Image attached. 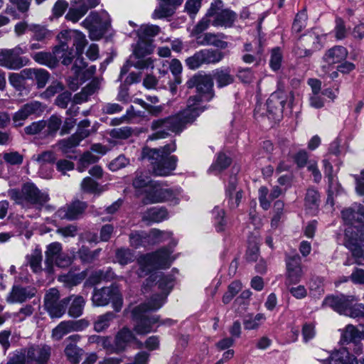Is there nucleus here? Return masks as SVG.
Returning <instances> with one entry per match:
<instances>
[{
	"label": "nucleus",
	"mask_w": 364,
	"mask_h": 364,
	"mask_svg": "<svg viewBox=\"0 0 364 364\" xmlns=\"http://www.w3.org/2000/svg\"><path fill=\"white\" fill-rule=\"evenodd\" d=\"M200 103L198 97H190L183 110L176 114L152 121L150 128L154 132L148 136V140L165 139L169 135V132H181L187 124L193 122L204 111L205 107Z\"/></svg>",
	"instance_id": "f257e3e1"
},
{
	"label": "nucleus",
	"mask_w": 364,
	"mask_h": 364,
	"mask_svg": "<svg viewBox=\"0 0 364 364\" xmlns=\"http://www.w3.org/2000/svg\"><path fill=\"white\" fill-rule=\"evenodd\" d=\"M163 306L162 299H149L139 306L134 307L132 311V315L135 323L134 331L139 335H145L152 331L162 324L172 325L173 321L171 319H166L164 321H160L159 316L146 315L149 311H154L159 309Z\"/></svg>",
	"instance_id": "f03ea898"
},
{
	"label": "nucleus",
	"mask_w": 364,
	"mask_h": 364,
	"mask_svg": "<svg viewBox=\"0 0 364 364\" xmlns=\"http://www.w3.org/2000/svg\"><path fill=\"white\" fill-rule=\"evenodd\" d=\"M237 18V14L225 8L222 0H214L205 16L193 28L192 33L198 35L207 30L210 25L215 27L230 28Z\"/></svg>",
	"instance_id": "7ed1b4c3"
},
{
	"label": "nucleus",
	"mask_w": 364,
	"mask_h": 364,
	"mask_svg": "<svg viewBox=\"0 0 364 364\" xmlns=\"http://www.w3.org/2000/svg\"><path fill=\"white\" fill-rule=\"evenodd\" d=\"M176 149L175 143L166 144L159 149L145 147L141 151V159H147L151 162L153 173L156 176H166L176 168L177 157L170 156Z\"/></svg>",
	"instance_id": "20e7f679"
},
{
	"label": "nucleus",
	"mask_w": 364,
	"mask_h": 364,
	"mask_svg": "<svg viewBox=\"0 0 364 364\" xmlns=\"http://www.w3.org/2000/svg\"><path fill=\"white\" fill-rule=\"evenodd\" d=\"M361 178L357 179L355 189L359 195L363 196L364 202V170L361 172ZM341 213L345 223L352 225L345 230L346 235L348 237L350 233L354 232L353 229H355L357 232L354 237L352 236L351 239L355 242V245H359L360 242L364 240V208L358 205L357 211L352 208H348L343 210Z\"/></svg>",
	"instance_id": "39448f33"
},
{
	"label": "nucleus",
	"mask_w": 364,
	"mask_h": 364,
	"mask_svg": "<svg viewBox=\"0 0 364 364\" xmlns=\"http://www.w3.org/2000/svg\"><path fill=\"white\" fill-rule=\"evenodd\" d=\"M172 252L170 248L162 247L155 252L140 257L138 259L139 277H144L154 269L168 268L175 259Z\"/></svg>",
	"instance_id": "423d86ee"
},
{
	"label": "nucleus",
	"mask_w": 364,
	"mask_h": 364,
	"mask_svg": "<svg viewBox=\"0 0 364 364\" xmlns=\"http://www.w3.org/2000/svg\"><path fill=\"white\" fill-rule=\"evenodd\" d=\"M8 196L16 203L43 205L49 200L46 192L40 191L34 183H26L21 189L11 188L8 191Z\"/></svg>",
	"instance_id": "0eeeda50"
},
{
	"label": "nucleus",
	"mask_w": 364,
	"mask_h": 364,
	"mask_svg": "<svg viewBox=\"0 0 364 364\" xmlns=\"http://www.w3.org/2000/svg\"><path fill=\"white\" fill-rule=\"evenodd\" d=\"M180 193L179 188H167L157 181H154L146 191L142 201L144 204L165 202H172L177 204L179 201L178 196Z\"/></svg>",
	"instance_id": "6e6552de"
},
{
	"label": "nucleus",
	"mask_w": 364,
	"mask_h": 364,
	"mask_svg": "<svg viewBox=\"0 0 364 364\" xmlns=\"http://www.w3.org/2000/svg\"><path fill=\"white\" fill-rule=\"evenodd\" d=\"M92 304L95 306H105L112 302L114 311L119 312L123 305L122 294L117 286L112 285L100 289L95 288L92 296Z\"/></svg>",
	"instance_id": "1a4fd4ad"
},
{
	"label": "nucleus",
	"mask_w": 364,
	"mask_h": 364,
	"mask_svg": "<svg viewBox=\"0 0 364 364\" xmlns=\"http://www.w3.org/2000/svg\"><path fill=\"white\" fill-rule=\"evenodd\" d=\"M26 52V48L17 46L12 49L0 50V66L9 70H18L26 65L28 59L21 57Z\"/></svg>",
	"instance_id": "9d476101"
},
{
	"label": "nucleus",
	"mask_w": 364,
	"mask_h": 364,
	"mask_svg": "<svg viewBox=\"0 0 364 364\" xmlns=\"http://www.w3.org/2000/svg\"><path fill=\"white\" fill-rule=\"evenodd\" d=\"M188 88H196L200 102L210 101L214 97L213 78L207 75H195L186 82Z\"/></svg>",
	"instance_id": "9b49d317"
},
{
	"label": "nucleus",
	"mask_w": 364,
	"mask_h": 364,
	"mask_svg": "<svg viewBox=\"0 0 364 364\" xmlns=\"http://www.w3.org/2000/svg\"><path fill=\"white\" fill-rule=\"evenodd\" d=\"M45 106L39 101L33 100L22 105L12 116L14 127L18 128L24 125L30 117H40L44 112Z\"/></svg>",
	"instance_id": "f8f14e48"
},
{
	"label": "nucleus",
	"mask_w": 364,
	"mask_h": 364,
	"mask_svg": "<svg viewBox=\"0 0 364 364\" xmlns=\"http://www.w3.org/2000/svg\"><path fill=\"white\" fill-rule=\"evenodd\" d=\"M59 291L56 289H50L44 297V306L51 318H60L65 312L69 299L59 300Z\"/></svg>",
	"instance_id": "ddd939ff"
},
{
	"label": "nucleus",
	"mask_w": 364,
	"mask_h": 364,
	"mask_svg": "<svg viewBox=\"0 0 364 364\" xmlns=\"http://www.w3.org/2000/svg\"><path fill=\"white\" fill-rule=\"evenodd\" d=\"M224 55L222 52L212 49H203L186 60V65L191 70L198 68L203 64L220 62Z\"/></svg>",
	"instance_id": "4468645a"
},
{
	"label": "nucleus",
	"mask_w": 364,
	"mask_h": 364,
	"mask_svg": "<svg viewBox=\"0 0 364 364\" xmlns=\"http://www.w3.org/2000/svg\"><path fill=\"white\" fill-rule=\"evenodd\" d=\"M26 364H48L52 348L47 344L32 345L21 349Z\"/></svg>",
	"instance_id": "2eb2a0df"
},
{
	"label": "nucleus",
	"mask_w": 364,
	"mask_h": 364,
	"mask_svg": "<svg viewBox=\"0 0 364 364\" xmlns=\"http://www.w3.org/2000/svg\"><path fill=\"white\" fill-rule=\"evenodd\" d=\"M108 14L103 11L100 13L91 12L82 22L81 26L89 31L90 37L92 38L95 31H105L109 25Z\"/></svg>",
	"instance_id": "dca6fc26"
},
{
	"label": "nucleus",
	"mask_w": 364,
	"mask_h": 364,
	"mask_svg": "<svg viewBox=\"0 0 364 364\" xmlns=\"http://www.w3.org/2000/svg\"><path fill=\"white\" fill-rule=\"evenodd\" d=\"M153 46L151 42L144 39H139L134 49V55L138 58V60L134 64V66L138 69L154 68V61L151 58H144L146 55L151 53Z\"/></svg>",
	"instance_id": "f3484780"
},
{
	"label": "nucleus",
	"mask_w": 364,
	"mask_h": 364,
	"mask_svg": "<svg viewBox=\"0 0 364 364\" xmlns=\"http://www.w3.org/2000/svg\"><path fill=\"white\" fill-rule=\"evenodd\" d=\"M287 95L284 91L274 92L267 101V109L269 117L279 119L282 116L284 107L287 102Z\"/></svg>",
	"instance_id": "a211bd4d"
},
{
	"label": "nucleus",
	"mask_w": 364,
	"mask_h": 364,
	"mask_svg": "<svg viewBox=\"0 0 364 364\" xmlns=\"http://www.w3.org/2000/svg\"><path fill=\"white\" fill-rule=\"evenodd\" d=\"M57 38L59 41H65L67 43L68 41L73 40V45L75 48L77 55H82L87 44L85 35L78 30H63L58 34Z\"/></svg>",
	"instance_id": "6ab92c4d"
},
{
	"label": "nucleus",
	"mask_w": 364,
	"mask_h": 364,
	"mask_svg": "<svg viewBox=\"0 0 364 364\" xmlns=\"http://www.w3.org/2000/svg\"><path fill=\"white\" fill-rule=\"evenodd\" d=\"M357 301L353 296H328L323 301V306H328L340 314L346 315L350 304Z\"/></svg>",
	"instance_id": "aec40b11"
},
{
	"label": "nucleus",
	"mask_w": 364,
	"mask_h": 364,
	"mask_svg": "<svg viewBox=\"0 0 364 364\" xmlns=\"http://www.w3.org/2000/svg\"><path fill=\"white\" fill-rule=\"evenodd\" d=\"M304 275L301 266V258L299 255L288 257L287 259V286L298 284Z\"/></svg>",
	"instance_id": "412c9836"
},
{
	"label": "nucleus",
	"mask_w": 364,
	"mask_h": 364,
	"mask_svg": "<svg viewBox=\"0 0 364 364\" xmlns=\"http://www.w3.org/2000/svg\"><path fill=\"white\" fill-rule=\"evenodd\" d=\"M36 294L34 288L26 287H23L20 285L13 286L11 290L6 297V301L9 304H21L28 299L33 298Z\"/></svg>",
	"instance_id": "4be33fe9"
},
{
	"label": "nucleus",
	"mask_w": 364,
	"mask_h": 364,
	"mask_svg": "<svg viewBox=\"0 0 364 364\" xmlns=\"http://www.w3.org/2000/svg\"><path fill=\"white\" fill-rule=\"evenodd\" d=\"M87 205L85 203L76 200L73 203L60 208L56 215L60 219L73 220L77 219L85 211Z\"/></svg>",
	"instance_id": "5701e85b"
},
{
	"label": "nucleus",
	"mask_w": 364,
	"mask_h": 364,
	"mask_svg": "<svg viewBox=\"0 0 364 364\" xmlns=\"http://www.w3.org/2000/svg\"><path fill=\"white\" fill-rule=\"evenodd\" d=\"M174 284V278L171 274H161L159 279L155 284L154 287L161 291L159 294L154 295L150 299H162L163 304L165 303L166 296L171 291Z\"/></svg>",
	"instance_id": "b1692460"
},
{
	"label": "nucleus",
	"mask_w": 364,
	"mask_h": 364,
	"mask_svg": "<svg viewBox=\"0 0 364 364\" xmlns=\"http://www.w3.org/2000/svg\"><path fill=\"white\" fill-rule=\"evenodd\" d=\"M54 59L56 61V66L59 61L65 65H70L74 58L73 50L69 48L65 41H59V45L55 46L53 50Z\"/></svg>",
	"instance_id": "393cba45"
},
{
	"label": "nucleus",
	"mask_w": 364,
	"mask_h": 364,
	"mask_svg": "<svg viewBox=\"0 0 364 364\" xmlns=\"http://www.w3.org/2000/svg\"><path fill=\"white\" fill-rule=\"evenodd\" d=\"M63 247L60 242H52L47 246L46 251L45 271L48 273L53 272V265L55 260L62 252Z\"/></svg>",
	"instance_id": "a878e982"
},
{
	"label": "nucleus",
	"mask_w": 364,
	"mask_h": 364,
	"mask_svg": "<svg viewBox=\"0 0 364 364\" xmlns=\"http://www.w3.org/2000/svg\"><path fill=\"white\" fill-rule=\"evenodd\" d=\"M168 217V213L165 208L154 207L147 210L142 216V220L148 224L160 223Z\"/></svg>",
	"instance_id": "bb28decb"
},
{
	"label": "nucleus",
	"mask_w": 364,
	"mask_h": 364,
	"mask_svg": "<svg viewBox=\"0 0 364 364\" xmlns=\"http://www.w3.org/2000/svg\"><path fill=\"white\" fill-rule=\"evenodd\" d=\"M213 77L220 88L231 85L235 81V77L229 68L216 69L213 71Z\"/></svg>",
	"instance_id": "cd10ccee"
},
{
	"label": "nucleus",
	"mask_w": 364,
	"mask_h": 364,
	"mask_svg": "<svg viewBox=\"0 0 364 364\" xmlns=\"http://www.w3.org/2000/svg\"><path fill=\"white\" fill-rule=\"evenodd\" d=\"M225 36L223 33H206L202 37L200 43L203 46H213L220 49H225L228 47V42L223 41Z\"/></svg>",
	"instance_id": "c85d7f7f"
},
{
	"label": "nucleus",
	"mask_w": 364,
	"mask_h": 364,
	"mask_svg": "<svg viewBox=\"0 0 364 364\" xmlns=\"http://www.w3.org/2000/svg\"><path fill=\"white\" fill-rule=\"evenodd\" d=\"M66 299H69L71 301L68 311V315L73 318L80 317L83 314L86 300L80 295H72Z\"/></svg>",
	"instance_id": "c756f323"
},
{
	"label": "nucleus",
	"mask_w": 364,
	"mask_h": 364,
	"mask_svg": "<svg viewBox=\"0 0 364 364\" xmlns=\"http://www.w3.org/2000/svg\"><path fill=\"white\" fill-rule=\"evenodd\" d=\"M134 339V335L132 331L127 328H122L115 336L114 341L117 345V349L119 353L124 351L127 344Z\"/></svg>",
	"instance_id": "7c9ffc66"
},
{
	"label": "nucleus",
	"mask_w": 364,
	"mask_h": 364,
	"mask_svg": "<svg viewBox=\"0 0 364 364\" xmlns=\"http://www.w3.org/2000/svg\"><path fill=\"white\" fill-rule=\"evenodd\" d=\"M347 50L341 46H334L329 49L324 55L325 60L329 64L339 63L347 57Z\"/></svg>",
	"instance_id": "2f4dec72"
},
{
	"label": "nucleus",
	"mask_w": 364,
	"mask_h": 364,
	"mask_svg": "<svg viewBox=\"0 0 364 364\" xmlns=\"http://www.w3.org/2000/svg\"><path fill=\"white\" fill-rule=\"evenodd\" d=\"M152 183H154V181L150 179L146 173L142 171H136L135 178L132 182V185L135 189L138 190L139 191H141L145 195L146 191H147L148 187H149Z\"/></svg>",
	"instance_id": "473e14b6"
},
{
	"label": "nucleus",
	"mask_w": 364,
	"mask_h": 364,
	"mask_svg": "<svg viewBox=\"0 0 364 364\" xmlns=\"http://www.w3.org/2000/svg\"><path fill=\"white\" fill-rule=\"evenodd\" d=\"M64 352L70 364H78L83 354V350L73 343H68Z\"/></svg>",
	"instance_id": "72a5a7b5"
},
{
	"label": "nucleus",
	"mask_w": 364,
	"mask_h": 364,
	"mask_svg": "<svg viewBox=\"0 0 364 364\" xmlns=\"http://www.w3.org/2000/svg\"><path fill=\"white\" fill-rule=\"evenodd\" d=\"M116 318V315L112 312H107L105 314L99 316L94 323V328L97 332H102L107 329L112 321Z\"/></svg>",
	"instance_id": "f704fd0d"
},
{
	"label": "nucleus",
	"mask_w": 364,
	"mask_h": 364,
	"mask_svg": "<svg viewBox=\"0 0 364 364\" xmlns=\"http://www.w3.org/2000/svg\"><path fill=\"white\" fill-rule=\"evenodd\" d=\"M231 163L230 158L228 157L225 154L220 153L214 163L209 168L208 171L214 174H218L223 170L230 166Z\"/></svg>",
	"instance_id": "c9c22d12"
},
{
	"label": "nucleus",
	"mask_w": 364,
	"mask_h": 364,
	"mask_svg": "<svg viewBox=\"0 0 364 364\" xmlns=\"http://www.w3.org/2000/svg\"><path fill=\"white\" fill-rule=\"evenodd\" d=\"M53 57V52H38L32 55L33 59L36 62L49 68L56 67V61Z\"/></svg>",
	"instance_id": "e433bc0d"
},
{
	"label": "nucleus",
	"mask_w": 364,
	"mask_h": 364,
	"mask_svg": "<svg viewBox=\"0 0 364 364\" xmlns=\"http://www.w3.org/2000/svg\"><path fill=\"white\" fill-rule=\"evenodd\" d=\"M149 234L144 232H132L129 235V242L131 246L134 248H139L142 246L149 245Z\"/></svg>",
	"instance_id": "4c0bfd02"
},
{
	"label": "nucleus",
	"mask_w": 364,
	"mask_h": 364,
	"mask_svg": "<svg viewBox=\"0 0 364 364\" xmlns=\"http://www.w3.org/2000/svg\"><path fill=\"white\" fill-rule=\"evenodd\" d=\"M26 261L33 272H39L42 270V254L40 250L36 249L31 255H27Z\"/></svg>",
	"instance_id": "58836bf2"
},
{
	"label": "nucleus",
	"mask_w": 364,
	"mask_h": 364,
	"mask_svg": "<svg viewBox=\"0 0 364 364\" xmlns=\"http://www.w3.org/2000/svg\"><path fill=\"white\" fill-rule=\"evenodd\" d=\"M172 232L168 231H161L158 229H152L149 233V244H157L165 242L171 238Z\"/></svg>",
	"instance_id": "ea45409f"
},
{
	"label": "nucleus",
	"mask_w": 364,
	"mask_h": 364,
	"mask_svg": "<svg viewBox=\"0 0 364 364\" xmlns=\"http://www.w3.org/2000/svg\"><path fill=\"white\" fill-rule=\"evenodd\" d=\"M319 205V194L314 189H308L305 197V205L312 213L318 209Z\"/></svg>",
	"instance_id": "a19ab883"
},
{
	"label": "nucleus",
	"mask_w": 364,
	"mask_h": 364,
	"mask_svg": "<svg viewBox=\"0 0 364 364\" xmlns=\"http://www.w3.org/2000/svg\"><path fill=\"white\" fill-rule=\"evenodd\" d=\"M61 125V118L56 115H52L46 121V130L43 132V135L45 136H54L56 134V132L59 130Z\"/></svg>",
	"instance_id": "79ce46f5"
},
{
	"label": "nucleus",
	"mask_w": 364,
	"mask_h": 364,
	"mask_svg": "<svg viewBox=\"0 0 364 364\" xmlns=\"http://www.w3.org/2000/svg\"><path fill=\"white\" fill-rule=\"evenodd\" d=\"M160 32V28L158 26L152 24L142 25L137 31V36L139 39L153 38Z\"/></svg>",
	"instance_id": "37998d69"
},
{
	"label": "nucleus",
	"mask_w": 364,
	"mask_h": 364,
	"mask_svg": "<svg viewBox=\"0 0 364 364\" xmlns=\"http://www.w3.org/2000/svg\"><path fill=\"white\" fill-rule=\"evenodd\" d=\"M242 288V283L240 281L235 280L231 282L228 289L223 296V302L225 304H229L232 299L241 291Z\"/></svg>",
	"instance_id": "c03bdc74"
},
{
	"label": "nucleus",
	"mask_w": 364,
	"mask_h": 364,
	"mask_svg": "<svg viewBox=\"0 0 364 364\" xmlns=\"http://www.w3.org/2000/svg\"><path fill=\"white\" fill-rule=\"evenodd\" d=\"M81 188L85 192L94 194H100L105 190L103 186H100L90 177H86L82 180L81 183Z\"/></svg>",
	"instance_id": "a18cd8bd"
},
{
	"label": "nucleus",
	"mask_w": 364,
	"mask_h": 364,
	"mask_svg": "<svg viewBox=\"0 0 364 364\" xmlns=\"http://www.w3.org/2000/svg\"><path fill=\"white\" fill-rule=\"evenodd\" d=\"M80 141L73 134L68 139H63L58 141V146L60 150L64 154H68L73 151V149L80 144Z\"/></svg>",
	"instance_id": "49530a36"
},
{
	"label": "nucleus",
	"mask_w": 364,
	"mask_h": 364,
	"mask_svg": "<svg viewBox=\"0 0 364 364\" xmlns=\"http://www.w3.org/2000/svg\"><path fill=\"white\" fill-rule=\"evenodd\" d=\"M360 338V331L353 325H348L341 334V340L343 343H355Z\"/></svg>",
	"instance_id": "de8ad7c7"
},
{
	"label": "nucleus",
	"mask_w": 364,
	"mask_h": 364,
	"mask_svg": "<svg viewBox=\"0 0 364 364\" xmlns=\"http://www.w3.org/2000/svg\"><path fill=\"white\" fill-rule=\"evenodd\" d=\"M86 275L85 272H81L77 274L68 272L66 274L61 275L59 277V280L67 284L68 286H76L85 279Z\"/></svg>",
	"instance_id": "09e8293b"
},
{
	"label": "nucleus",
	"mask_w": 364,
	"mask_h": 364,
	"mask_svg": "<svg viewBox=\"0 0 364 364\" xmlns=\"http://www.w3.org/2000/svg\"><path fill=\"white\" fill-rule=\"evenodd\" d=\"M87 13V7L80 5L78 7H70L65 18L73 23H77Z\"/></svg>",
	"instance_id": "8fccbe9b"
},
{
	"label": "nucleus",
	"mask_w": 364,
	"mask_h": 364,
	"mask_svg": "<svg viewBox=\"0 0 364 364\" xmlns=\"http://www.w3.org/2000/svg\"><path fill=\"white\" fill-rule=\"evenodd\" d=\"M115 259L119 264L124 266L134 261V255L128 248H119L116 250Z\"/></svg>",
	"instance_id": "3c124183"
},
{
	"label": "nucleus",
	"mask_w": 364,
	"mask_h": 364,
	"mask_svg": "<svg viewBox=\"0 0 364 364\" xmlns=\"http://www.w3.org/2000/svg\"><path fill=\"white\" fill-rule=\"evenodd\" d=\"M215 226L218 232H223L225 230L227 225V221L225 218V211L219 207H215L212 212Z\"/></svg>",
	"instance_id": "603ef678"
},
{
	"label": "nucleus",
	"mask_w": 364,
	"mask_h": 364,
	"mask_svg": "<svg viewBox=\"0 0 364 364\" xmlns=\"http://www.w3.org/2000/svg\"><path fill=\"white\" fill-rule=\"evenodd\" d=\"M266 317L264 314H257L254 317L246 318L243 321L244 328L246 330L257 329L260 325L265 321Z\"/></svg>",
	"instance_id": "864d4df0"
},
{
	"label": "nucleus",
	"mask_w": 364,
	"mask_h": 364,
	"mask_svg": "<svg viewBox=\"0 0 364 364\" xmlns=\"http://www.w3.org/2000/svg\"><path fill=\"white\" fill-rule=\"evenodd\" d=\"M72 332L68 321H61L52 331V338L55 341H60L64 336Z\"/></svg>",
	"instance_id": "5fc2aeb1"
},
{
	"label": "nucleus",
	"mask_w": 364,
	"mask_h": 364,
	"mask_svg": "<svg viewBox=\"0 0 364 364\" xmlns=\"http://www.w3.org/2000/svg\"><path fill=\"white\" fill-rule=\"evenodd\" d=\"M30 31L32 32V39L43 41L50 36V32L44 26L37 24H31Z\"/></svg>",
	"instance_id": "6e6d98bb"
},
{
	"label": "nucleus",
	"mask_w": 364,
	"mask_h": 364,
	"mask_svg": "<svg viewBox=\"0 0 364 364\" xmlns=\"http://www.w3.org/2000/svg\"><path fill=\"white\" fill-rule=\"evenodd\" d=\"M46 128V121L39 120L32 122L24 128V132L28 135L43 134Z\"/></svg>",
	"instance_id": "4d7b16f0"
},
{
	"label": "nucleus",
	"mask_w": 364,
	"mask_h": 364,
	"mask_svg": "<svg viewBox=\"0 0 364 364\" xmlns=\"http://www.w3.org/2000/svg\"><path fill=\"white\" fill-rule=\"evenodd\" d=\"M97 89V85L91 82L87 85L82 90L75 95V102L76 103H81L87 101L89 96L92 95Z\"/></svg>",
	"instance_id": "13d9d810"
},
{
	"label": "nucleus",
	"mask_w": 364,
	"mask_h": 364,
	"mask_svg": "<svg viewBox=\"0 0 364 364\" xmlns=\"http://www.w3.org/2000/svg\"><path fill=\"white\" fill-rule=\"evenodd\" d=\"M2 157L6 163L12 166H19L23 161V156L16 151L5 152Z\"/></svg>",
	"instance_id": "bf43d9fd"
},
{
	"label": "nucleus",
	"mask_w": 364,
	"mask_h": 364,
	"mask_svg": "<svg viewBox=\"0 0 364 364\" xmlns=\"http://www.w3.org/2000/svg\"><path fill=\"white\" fill-rule=\"evenodd\" d=\"M100 252V249L91 252L87 248L82 247L79 250L78 254L82 262L91 263L98 257Z\"/></svg>",
	"instance_id": "052dcab7"
},
{
	"label": "nucleus",
	"mask_w": 364,
	"mask_h": 364,
	"mask_svg": "<svg viewBox=\"0 0 364 364\" xmlns=\"http://www.w3.org/2000/svg\"><path fill=\"white\" fill-rule=\"evenodd\" d=\"M90 126V122L88 119H84L78 124L77 130L73 134L81 141L90 134V131L87 129Z\"/></svg>",
	"instance_id": "680f3d73"
},
{
	"label": "nucleus",
	"mask_w": 364,
	"mask_h": 364,
	"mask_svg": "<svg viewBox=\"0 0 364 364\" xmlns=\"http://www.w3.org/2000/svg\"><path fill=\"white\" fill-rule=\"evenodd\" d=\"M34 312V308L31 305H26L21 307L18 311L12 314V316L18 322H22L28 317L31 316Z\"/></svg>",
	"instance_id": "e2e57ef3"
},
{
	"label": "nucleus",
	"mask_w": 364,
	"mask_h": 364,
	"mask_svg": "<svg viewBox=\"0 0 364 364\" xmlns=\"http://www.w3.org/2000/svg\"><path fill=\"white\" fill-rule=\"evenodd\" d=\"M55 159V154L51 151H46L41 154L33 155L31 158L33 161L38 162L39 164L53 163Z\"/></svg>",
	"instance_id": "0e129e2a"
},
{
	"label": "nucleus",
	"mask_w": 364,
	"mask_h": 364,
	"mask_svg": "<svg viewBox=\"0 0 364 364\" xmlns=\"http://www.w3.org/2000/svg\"><path fill=\"white\" fill-rule=\"evenodd\" d=\"M282 60V54L281 50L279 48L272 49L271 53V58L269 60V65L271 68L276 71L281 67Z\"/></svg>",
	"instance_id": "69168bd1"
},
{
	"label": "nucleus",
	"mask_w": 364,
	"mask_h": 364,
	"mask_svg": "<svg viewBox=\"0 0 364 364\" xmlns=\"http://www.w3.org/2000/svg\"><path fill=\"white\" fill-rule=\"evenodd\" d=\"M345 316L359 318L364 317V305L362 304H350V308L347 310Z\"/></svg>",
	"instance_id": "338daca9"
},
{
	"label": "nucleus",
	"mask_w": 364,
	"mask_h": 364,
	"mask_svg": "<svg viewBox=\"0 0 364 364\" xmlns=\"http://www.w3.org/2000/svg\"><path fill=\"white\" fill-rule=\"evenodd\" d=\"M50 75L48 72L44 69H36L34 80L36 81L37 87L38 89L43 88L49 80Z\"/></svg>",
	"instance_id": "774afa93"
}]
</instances>
